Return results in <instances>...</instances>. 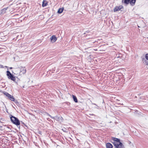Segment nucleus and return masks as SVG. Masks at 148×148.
Returning a JSON list of instances; mask_svg holds the SVG:
<instances>
[{
    "label": "nucleus",
    "mask_w": 148,
    "mask_h": 148,
    "mask_svg": "<svg viewBox=\"0 0 148 148\" xmlns=\"http://www.w3.org/2000/svg\"><path fill=\"white\" fill-rule=\"evenodd\" d=\"M49 116L51 118L55 119V120H56L57 121H58L61 122H62V121L63 118L61 116H55V118H54L52 116L50 115H49Z\"/></svg>",
    "instance_id": "nucleus-4"
},
{
    "label": "nucleus",
    "mask_w": 148,
    "mask_h": 148,
    "mask_svg": "<svg viewBox=\"0 0 148 148\" xmlns=\"http://www.w3.org/2000/svg\"><path fill=\"white\" fill-rule=\"evenodd\" d=\"M8 99L12 101H14V98L11 95H10Z\"/></svg>",
    "instance_id": "nucleus-17"
},
{
    "label": "nucleus",
    "mask_w": 148,
    "mask_h": 148,
    "mask_svg": "<svg viewBox=\"0 0 148 148\" xmlns=\"http://www.w3.org/2000/svg\"><path fill=\"white\" fill-rule=\"evenodd\" d=\"M10 116L11 121L13 124L17 126L20 125L19 121L17 118L12 115H10Z\"/></svg>",
    "instance_id": "nucleus-2"
},
{
    "label": "nucleus",
    "mask_w": 148,
    "mask_h": 148,
    "mask_svg": "<svg viewBox=\"0 0 148 148\" xmlns=\"http://www.w3.org/2000/svg\"><path fill=\"white\" fill-rule=\"evenodd\" d=\"M106 147L107 148H112V145L110 143H108L106 144Z\"/></svg>",
    "instance_id": "nucleus-11"
},
{
    "label": "nucleus",
    "mask_w": 148,
    "mask_h": 148,
    "mask_svg": "<svg viewBox=\"0 0 148 148\" xmlns=\"http://www.w3.org/2000/svg\"><path fill=\"white\" fill-rule=\"evenodd\" d=\"M48 3L46 0H43L42 2V6L44 7L47 5Z\"/></svg>",
    "instance_id": "nucleus-10"
},
{
    "label": "nucleus",
    "mask_w": 148,
    "mask_h": 148,
    "mask_svg": "<svg viewBox=\"0 0 148 148\" xmlns=\"http://www.w3.org/2000/svg\"><path fill=\"white\" fill-rule=\"evenodd\" d=\"M145 57L146 59L147 60H148V53L146 54L145 55Z\"/></svg>",
    "instance_id": "nucleus-19"
},
{
    "label": "nucleus",
    "mask_w": 148,
    "mask_h": 148,
    "mask_svg": "<svg viewBox=\"0 0 148 148\" xmlns=\"http://www.w3.org/2000/svg\"><path fill=\"white\" fill-rule=\"evenodd\" d=\"M8 9V8H5L1 10V14H3L5 13Z\"/></svg>",
    "instance_id": "nucleus-14"
},
{
    "label": "nucleus",
    "mask_w": 148,
    "mask_h": 148,
    "mask_svg": "<svg viewBox=\"0 0 148 148\" xmlns=\"http://www.w3.org/2000/svg\"><path fill=\"white\" fill-rule=\"evenodd\" d=\"M130 0H122V2L124 3L125 4H127L130 2Z\"/></svg>",
    "instance_id": "nucleus-13"
},
{
    "label": "nucleus",
    "mask_w": 148,
    "mask_h": 148,
    "mask_svg": "<svg viewBox=\"0 0 148 148\" xmlns=\"http://www.w3.org/2000/svg\"><path fill=\"white\" fill-rule=\"evenodd\" d=\"M10 95H10L9 94V95H8L7 96V97H8V98H9V97H10Z\"/></svg>",
    "instance_id": "nucleus-20"
},
{
    "label": "nucleus",
    "mask_w": 148,
    "mask_h": 148,
    "mask_svg": "<svg viewBox=\"0 0 148 148\" xmlns=\"http://www.w3.org/2000/svg\"><path fill=\"white\" fill-rule=\"evenodd\" d=\"M51 41L53 43L55 42L57 40V38L56 36L53 35L50 38Z\"/></svg>",
    "instance_id": "nucleus-8"
},
{
    "label": "nucleus",
    "mask_w": 148,
    "mask_h": 148,
    "mask_svg": "<svg viewBox=\"0 0 148 148\" xmlns=\"http://www.w3.org/2000/svg\"><path fill=\"white\" fill-rule=\"evenodd\" d=\"M14 74L17 75L20 74V69L19 68H14Z\"/></svg>",
    "instance_id": "nucleus-7"
},
{
    "label": "nucleus",
    "mask_w": 148,
    "mask_h": 148,
    "mask_svg": "<svg viewBox=\"0 0 148 148\" xmlns=\"http://www.w3.org/2000/svg\"><path fill=\"white\" fill-rule=\"evenodd\" d=\"M112 143L116 148H123V145L120 141V140L119 139L114 138Z\"/></svg>",
    "instance_id": "nucleus-1"
},
{
    "label": "nucleus",
    "mask_w": 148,
    "mask_h": 148,
    "mask_svg": "<svg viewBox=\"0 0 148 148\" xmlns=\"http://www.w3.org/2000/svg\"><path fill=\"white\" fill-rule=\"evenodd\" d=\"M122 5H120L119 6H116L114 9V11L115 12L118 11H119L123 8Z\"/></svg>",
    "instance_id": "nucleus-6"
},
{
    "label": "nucleus",
    "mask_w": 148,
    "mask_h": 148,
    "mask_svg": "<svg viewBox=\"0 0 148 148\" xmlns=\"http://www.w3.org/2000/svg\"><path fill=\"white\" fill-rule=\"evenodd\" d=\"M93 104H94V105H96L95 104V103H93Z\"/></svg>",
    "instance_id": "nucleus-22"
},
{
    "label": "nucleus",
    "mask_w": 148,
    "mask_h": 148,
    "mask_svg": "<svg viewBox=\"0 0 148 148\" xmlns=\"http://www.w3.org/2000/svg\"><path fill=\"white\" fill-rule=\"evenodd\" d=\"M64 8H60L58 9V13L59 14H60L62 13L63 10Z\"/></svg>",
    "instance_id": "nucleus-16"
},
{
    "label": "nucleus",
    "mask_w": 148,
    "mask_h": 148,
    "mask_svg": "<svg viewBox=\"0 0 148 148\" xmlns=\"http://www.w3.org/2000/svg\"><path fill=\"white\" fill-rule=\"evenodd\" d=\"M136 1V0H131L130 1V3L131 5L134 6L135 5Z\"/></svg>",
    "instance_id": "nucleus-12"
},
{
    "label": "nucleus",
    "mask_w": 148,
    "mask_h": 148,
    "mask_svg": "<svg viewBox=\"0 0 148 148\" xmlns=\"http://www.w3.org/2000/svg\"><path fill=\"white\" fill-rule=\"evenodd\" d=\"M73 97L74 101L75 102L77 103L78 102L77 99L76 97L74 95H73Z\"/></svg>",
    "instance_id": "nucleus-15"
},
{
    "label": "nucleus",
    "mask_w": 148,
    "mask_h": 148,
    "mask_svg": "<svg viewBox=\"0 0 148 148\" xmlns=\"http://www.w3.org/2000/svg\"><path fill=\"white\" fill-rule=\"evenodd\" d=\"M147 65H148V64H147Z\"/></svg>",
    "instance_id": "nucleus-23"
},
{
    "label": "nucleus",
    "mask_w": 148,
    "mask_h": 148,
    "mask_svg": "<svg viewBox=\"0 0 148 148\" xmlns=\"http://www.w3.org/2000/svg\"><path fill=\"white\" fill-rule=\"evenodd\" d=\"M7 75L8 77V79H11L13 81H15L16 80L15 77L13 76V75L11 74L10 72L9 71H7Z\"/></svg>",
    "instance_id": "nucleus-3"
},
{
    "label": "nucleus",
    "mask_w": 148,
    "mask_h": 148,
    "mask_svg": "<svg viewBox=\"0 0 148 148\" xmlns=\"http://www.w3.org/2000/svg\"><path fill=\"white\" fill-rule=\"evenodd\" d=\"M97 42L96 41H89L87 42V46L89 47H90L94 46V43H95Z\"/></svg>",
    "instance_id": "nucleus-5"
},
{
    "label": "nucleus",
    "mask_w": 148,
    "mask_h": 148,
    "mask_svg": "<svg viewBox=\"0 0 148 148\" xmlns=\"http://www.w3.org/2000/svg\"><path fill=\"white\" fill-rule=\"evenodd\" d=\"M3 93L5 95L6 97H7V96L9 94L8 93L6 92H4Z\"/></svg>",
    "instance_id": "nucleus-18"
},
{
    "label": "nucleus",
    "mask_w": 148,
    "mask_h": 148,
    "mask_svg": "<svg viewBox=\"0 0 148 148\" xmlns=\"http://www.w3.org/2000/svg\"><path fill=\"white\" fill-rule=\"evenodd\" d=\"M12 67H10V69H12Z\"/></svg>",
    "instance_id": "nucleus-21"
},
{
    "label": "nucleus",
    "mask_w": 148,
    "mask_h": 148,
    "mask_svg": "<svg viewBox=\"0 0 148 148\" xmlns=\"http://www.w3.org/2000/svg\"><path fill=\"white\" fill-rule=\"evenodd\" d=\"M26 72V69L25 67H21L20 69V73H22L23 74H25Z\"/></svg>",
    "instance_id": "nucleus-9"
}]
</instances>
